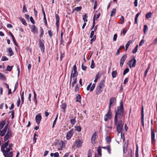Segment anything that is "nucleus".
Instances as JSON below:
<instances>
[{"instance_id": "473e14b6", "label": "nucleus", "mask_w": 157, "mask_h": 157, "mask_svg": "<svg viewBox=\"0 0 157 157\" xmlns=\"http://www.w3.org/2000/svg\"><path fill=\"white\" fill-rule=\"evenodd\" d=\"M81 98V97L80 95L79 94L76 97V101L80 102Z\"/></svg>"}, {"instance_id": "6e6552de", "label": "nucleus", "mask_w": 157, "mask_h": 157, "mask_svg": "<svg viewBox=\"0 0 157 157\" xmlns=\"http://www.w3.org/2000/svg\"><path fill=\"white\" fill-rule=\"evenodd\" d=\"M151 143L152 144H153L155 140V134L154 130L153 129L152 127L151 128Z\"/></svg>"}, {"instance_id": "680f3d73", "label": "nucleus", "mask_w": 157, "mask_h": 157, "mask_svg": "<svg viewBox=\"0 0 157 157\" xmlns=\"http://www.w3.org/2000/svg\"><path fill=\"white\" fill-rule=\"evenodd\" d=\"M27 10L26 9V7L25 5H24L22 10V12L23 13H25L27 12Z\"/></svg>"}, {"instance_id": "a878e982", "label": "nucleus", "mask_w": 157, "mask_h": 157, "mask_svg": "<svg viewBox=\"0 0 157 157\" xmlns=\"http://www.w3.org/2000/svg\"><path fill=\"white\" fill-rule=\"evenodd\" d=\"M8 52L9 54V55L10 56H12L14 54V53L11 48H10L8 49Z\"/></svg>"}, {"instance_id": "603ef678", "label": "nucleus", "mask_w": 157, "mask_h": 157, "mask_svg": "<svg viewBox=\"0 0 157 157\" xmlns=\"http://www.w3.org/2000/svg\"><path fill=\"white\" fill-rule=\"evenodd\" d=\"M2 61H5L8 60V58L6 56H3L2 58Z\"/></svg>"}, {"instance_id": "052dcab7", "label": "nucleus", "mask_w": 157, "mask_h": 157, "mask_svg": "<svg viewBox=\"0 0 157 157\" xmlns=\"http://www.w3.org/2000/svg\"><path fill=\"white\" fill-rule=\"evenodd\" d=\"M124 18L123 16H121L120 19L121 22H120L121 24H123L124 23Z\"/></svg>"}, {"instance_id": "a211bd4d", "label": "nucleus", "mask_w": 157, "mask_h": 157, "mask_svg": "<svg viewBox=\"0 0 157 157\" xmlns=\"http://www.w3.org/2000/svg\"><path fill=\"white\" fill-rule=\"evenodd\" d=\"M31 31L32 32L34 33H37L38 29L36 27L35 25H33L31 27Z\"/></svg>"}, {"instance_id": "c9c22d12", "label": "nucleus", "mask_w": 157, "mask_h": 157, "mask_svg": "<svg viewBox=\"0 0 157 157\" xmlns=\"http://www.w3.org/2000/svg\"><path fill=\"white\" fill-rule=\"evenodd\" d=\"M58 114H57L56 115V117L54 121H53V125H52V128H54V127L55 125L56 124V121H57V119L58 118Z\"/></svg>"}, {"instance_id": "bb28decb", "label": "nucleus", "mask_w": 157, "mask_h": 157, "mask_svg": "<svg viewBox=\"0 0 157 157\" xmlns=\"http://www.w3.org/2000/svg\"><path fill=\"white\" fill-rule=\"evenodd\" d=\"M70 121L72 125H74L76 122V117H75L74 118L70 119Z\"/></svg>"}, {"instance_id": "ddd939ff", "label": "nucleus", "mask_w": 157, "mask_h": 157, "mask_svg": "<svg viewBox=\"0 0 157 157\" xmlns=\"http://www.w3.org/2000/svg\"><path fill=\"white\" fill-rule=\"evenodd\" d=\"M9 125L8 124H6L4 128L0 131V135L1 136H3L5 134L7 129L8 128Z\"/></svg>"}, {"instance_id": "7c9ffc66", "label": "nucleus", "mask_w": 157, "mask_h": 157, "mask_svg": "<svg viewBox=\"0 0 157 157\" xmlns=\"http://www.w3.org/2000/svg\"><path fill=\"white\" fill-rule=\"evenodd\" d=\"M132 61H133V62L132 65V67H135L136 66V59L134 57H133L132 58Z\"/></svg>"}, {"instance_id": "f257e3e1", "label": "nucleus", "mask_w": 157, "mask_h": 157, "mask_svg": "<svg viewBox=\"0 0 157 157\" xmlns=\"http://www.w3.org/2000/svg\"><path fill=\"white\" fill-rule=\"evenodd\" d=\"M124 117V111L123 104L122 100H121L120 102V106L118 107L115 111V115L114 119V123L116 125L118 122V119L121 120Z\"/></svg>"}, {"instance_id": "c85d7f7f", "label": "nucleus", "mask_w": 157, "mask_h": 157, "mask_svg": "<svg viewBox=\"0 0 157 157\" xmlns=\"http://www.w3.org/2000/svg\"><path fill=\"white\" fill-rule=\"evenodd\" d=\"M82 9V7L81 6H80L79 7H77L75 8L72 11V13H73L75 11H76L77 12L79 11L80 10H81Z\"/></svg>"}, {"instance_id": "f8f14e48", "label": "nucleus", "mask_w": 157, "mask_h": 157, "mask_svg": "<svg viewBox=\"0 0 157 157\" xmlns=\"http://www.w3.org/2000/svg\"><path fill=\"white\" fill-rule=\"evenodd\" d=\"M95 86V83H93L92 85V83H90L87 86L86 90H90V91L91 92L94 89Z\"/></svg>"}, {"instance_id": "ea45409f", "label": "nucleus", "mask_w": 157, "mask_h": 157, "mask_svg": "<svg viewBox=\"0 0 157 157\" xmlns=\"http://www.w3.org/2000/svg\"><path fill=\"white\" fill-rule=\"evenodd\" d=\"M73 82H72V87H73L75 84L77 82V79L76 78H73Z\"/></svg>"}, {"instance_id": "bf43d9fd", "label": "nucleus", "mask_w": 157, "mask_h": 157, "mask_svg": "<svg viewBox=\"0 0 157 157\" xmlns=\"http://www.w3.org/2000/svg\"><path fill=\"white\" fill-rule=\"evenodd\" d=\"M135 156L136 157H139L138 149L137 146Z\"/></svg>"}, {"instance_id": "e433bc0d", "label": "nucleus", "mask_w": 157, "mask_h": 157, "mask_svg": "<svg viewBox=\"0 0 157 157\" xmlns=\"http://www.w3.org/2000/svg\"><path fill=\"white\" fill-rule=\"evenodd\" d=\"M106 149L107 150L108 153L109 154H110L111 152V148H110V146L109 145H108L106 147Z\"/></svg>"}, {"instance_id": "a19ab883", "label": "nucleus", "mask_w": 157, "mask_h": 157, "mask_svg": "<svg viewBox=\"0 0 157 157\" xmlns=\"http://www.w3.org/2000/svg\"><path fill=\"white\" fill-rule=\"evenodd\" d=\"M106 141L107 143L109 144L111 141V138L109 136H107L106 138Z\"/></svg>"}, {"instance_id": "b1692460", "label": "nucleus", "mask_w": 157, "mask_h": 157, "mask_svg": "<svg viewBox=\"0 0 157 157\" xmlns=\"http://www.w3.org/2000/svg\"><path fill=\"white\" fill-rule=\"evenodd\" d=\"M33 93L34 94V98H33V101L35 102V104L36 105L37 103V101L36 99V94L34 90L33 91Z\"/></svg>"}, {"instance_id": "a18cd8bd", "label": "nucleus", "mask_w": 157, "mask_h": 157, "mask_svg": "<svg viewBox=\"0 0 157 157\" xmlns=\"http://www.w3.org/2000/svg\"><path fill=\"white\" fill-rule=\"evenodd\" d=\"M100 14L99 13L97 14H94V17H95L94 18V21H95V20H97L98 18H99L100 17Z\"/></svg>"}, {"instance_id": "09e8293b", "label": "nucleus", "mask_w": 157, "mask_h": 157, "mask_svg": "<svg viewBox=\"0 0 157 157\" xmlns=\"http://www.w3.org/2000/svg\"><path fill=\"white\" fill-rule=\"evenodd\" d=\"M13 66H11L9 65H8L7 67V70L8 71H10L12 70Z\"/></svg>"}, {"instance_id": "1a4fd4ad", "label": "nucleus", "mask_w": 157, "mask_h": 157, "mask_svg": "<svg viewBox=\"0 0 157 157\" xmlns=\"http://www.w3.org/2000/svg\"><path fill=\"white\" fill-rule=\"evenodd\" d=\"M83 141L82 140L78 139L75 142V146L77 147H80L82 145Z\"/></svg>"}, {"instance_id": "412c9836", "label": "nucleus", "mask_w": 157, "mask_h": 157, "mask_svg": "<svg viewBox=\"0 0 157 157\" xmlns=\"http://www.w3.org/2000/svg\"><path fill=\"white\" fill-rule=\"evenodd\" d=\"M97 136V133L96 132H95L91 137V141L92 143H93L95 142V141L96 139V136Z\"/></svg>"}, {"instance_id": "e2e57ef3", "label": "nucleus", "mask_w": 157, "mask_h": 157, "mask_svg": "<svg viewBox=\"0 0 157 157\" xmlns=\"http://www.w3.org/2000/svg\"><path fill=\"white\" fill-rule=\"evenodd\" d=\"M141 123L143 127H144V117H141Z\"/></svg>"}, {"instance_id": "2f4dec72", "label": "nucleus", "mask_w": 157, "mask_h": 157, "mask_svg": "<svg viewBox=\"0 0 157 157\" xmlns=\"http://www.w3.org/2000/svg\"><path fill=\"white\" fill-rule=\"evenodd\" d=\"M152 13L151 12H149L147 13L146 14L145 17L147 19H149L151 17Z\"/></svg>"}, {"instance_id": "864d4df0", "label": "nucleus", "mask_w": 157, "mask_h": 157, "mask_svg": "<svg viewBox=\"0 0 157 157\" xmlns=\"http://www.w3.org/2000/svg\"><path fill=\"white\" fill-rule=\"evenodd\" d=\"M132 43V41H131V40H130L128 41L125 45V47H126V48H128V47L129 46L130 44Z\"/></svg>"}, {"instance_id": "4c0bfd02", "label": "nucleus", "mask_w": 157, "mask_h": 157, "mask_svg": "<svg viewBox=\"0 0 157 157\" xmlns=\"http://www.w3.org/2000/svg\"><path fill=\"white\" fill-rule=\"evenodd\" d=\"M6 78L5 75L0 72V79L5 80Z\"/></svg>"}, {"instance_id": "423d86ee", "label": "nucleus", "mask_w": 157, "mask_h": 157, "mask_svg": "<svg viewBox=\"0 0 157 157\" xmlns=\"http://www.w3.org/2000/svg\"><path fill=\"white\" fill-rule=\"evenodd\" d=\"M117 132L119 133L121 132L124 125V123H123L122 120H119L118 123H117Z\"/></svg>"}, {"instance_id": "2eb2a0df", "label": "nucleus", "mask_w": 157, "mask_h": 157, "mask_svg": "<svg viewBox=\"0 0 157 157\" xmlns=\"http://www.w3.org/2000/svg\"><path fill=\"white\" fill-rule=\"evenodd\" d=\"M127 57L126 55H124L121 58L120 61V66L122 67L123 65L124 61L126 59Z\"/></svg>"}, {"instance_id": "9b49d317", "label": "nucleus", "mask_w": 157, "mask_h": 157, "mask_svg": "<svg viewBox=\"0 0 157 157\" xmlns=\"http://www.w3.org/2000/svg\"><path fill=\"white\" fill-rule=\"evenodd\" d=\"M95 31L93 30L91 31L90 34V38H91V39L90 40V43L91 44H93V42L95 41V40L96 39V35H94L93 36L94 32Z\"/></svg>"}, {"instance_id": "13d9d810", "label": "nucleus", "mask_w": 157, "mask_h": 157, "mask_svg": "<svg viewBox=\"0 0 157 157\" xmlns=\"http://www.w3.org/2000/svg\"><path fill=\"white\" fill-rule=\"evenodd\" d=\"M64 32H65V31L64 30H61V34H60L61 39H63V34H64Z\"/></svg>"}, {"instance_id": "5701e85b", "label": "nucleus", "mask_w": 157, "mask_h": 157, "mask_svg": "<svg viewBox=\"0 0 157 157\" xmlns=\"http://www.w3.org/2000/svg\"><path fill=\"white\" fill-rule=\"evenodd\" d=\"M150 67V64H149L148 65V67L147 69L144 72V78H145L147 76V73L149 71V70Z\"/></svg>"}, {"instance_id": "c756f323", "label": "nucleus", "mask_w": 157, "mask_h": 157, "mask_svg": "<svg viewBox=\"0 0 157 157\" xmlns=\"http://www.w3.org/2000/svg\"><path fill=\"white\" fill-rule=\"evenodd\" d=\"M116 12V9H113L112 10L111 12V14H110V16L111 17H112L114 16Z\"/></svg>"}, {"instance_id": "cd10ccee", "label": "nucleus", "mask_w": 157, "mask_h": 157, "mask_svg": "<svg viewBox=\"0 0 157 157\" xmlns=\"http://www.w3.org/2000/svg\"><path fill=\"white\" fill-rule=\"evenodd\" d=\"M19 19L21 22L25 26H26L27 25V24L24 18H20Z\"/></svg>"}, {"instance_id": "c03bdc74", "label": "nucleus", "mask_w": 157, "mask_h": 157, "mask_svg": "<svg viewBox=\"0 0 157 157\" xmlns=\"http://www.w3.org/2000/svg\"><path fill=\"white\" fill-rule=\"evenodd\" d=\"M147 29H148V27H147V26L146 25H144V29H143L144 33H145L147 32Z\"/></svg>"}, {"instance_id": "6e6d98bb", "label": "nucleus", "mask_w": 157, "mask_h": 157, "mask_svg": "<svg viewBox=\"0 0 157 157\" xmlns=\"http://www.w3.org/2000/svg\"><path fill=\"white\" fill-rule=\"evenodd\" d=\"M144 107L142 105L141 109V117H144Z\"/></svg>"}, {"instance_id": "37998d69", "label": "nucleus", "mask_w": 157, "mask_h": 157, "mask_svg": "<svg viewBox=\"0 0 157 157\" xmlns=\"http://www.w3.org/2000/svg\"><path fill=\"white\" fill-rule=\"evenodd\" d=\"M40 37H42L44 34V30L41 27L40 28Z\"/></svg>"}, {"instance_id": "4be33fe9", "label": "nucleus", "mask_w": 157, "mask_h": 157, "mask_svg": "<svg viewBox=\"0 0 157 157\" xmlns=\"http://www.w3.org/2000/svg\"><path fill=\"white\" fill-rule=\"evenodd\" d=\"M6 124V121H2L0 122V129H2Z\"/></svg>"}, {"instance_id": "39448f33", "label": "nucleus", "mask_w": 157, "mask_h": 157, "mask_svg": "<svg viewBox=\"0 0 157 157\" xmlns=\"http://www.w3.org/2000/svg\"><path fill=\"white\" fill-rule=\"evenodd\" d=\"M78 75V73L77 71V67L75 64L73 66V68L72 70L70 76V83H71L72 78H75Z\"/></svg>"}, {"instance_id": "58836bf2", "label": "nucleus", "mask_w": 157, "mask_h": 157, "mask_svg": "<svg viewBox=\"0 0 157 157\" xmlns=\"http://www.w3.org/2000/svg\"><path fill=\"white\" fill-rule=\"evenodd\" d=\"M100 75L99 74V73H98L97 75H96L95 77V79H94V82L96 83L97 82L98 80L100 78Z\"/></svg>"}, {"instance_id": "7ed1b4c3", "label": "nucleus", "mask_w": 157, "mask_h": 157, "mask_svg": "<svg viewBox=\"0 0 157 157\" xmlns=\"http://www.w3.org/2000/svg\"><path fill=\"white\" fill-rule=\"evenodd\" d=\"M116 103V99L114 97H112L109 99V109L107 113L106 114L104 117L105 121H107L108 119H110L112 117V113L111 111V108Z\"/></svg>"}, {"instance_id": "49530a36", "label": "nucleus", "mask_w": 157, "mask_h": 157, "mask_svg": "<svg viewBox=\"0 0 157 157\" xmlns=\"http://www.w3.org/2000/svg\"><path fill=\"white\" fill-rule=\"evenodd\" d=\"M97 152L98 155L101 156V149L100 147H98L97 149Z\"/></svg>"}, {"instance_id": "72a5a7b5", "label": "nucleus", "mask_w": 157, "mask_h": 157, "mask_svg": "<svg viewBox=\"0 0 157 157\" xmlns=\"http://www.w3.org/2000/svg\"><path fill=\"white\" fill-rule=\"evenodd\" d=\"M87 16L86 14H85L84 15L82 16V19L84 22H86L87 21Z\"/></svg>"}, {"instance_id": "4d7b16f0", "label": "nucleus", "mask_w": 157, "mask_h": 157, "mask_svg": "<svg viewBox=\"0 0 157 157\" xmlns=\"http://www.w3.org/2000/svg\"><path fill=\"white\" fill-rule=\"evenodd\" d=\"M132 62V60H130L127 63V64L128 66L129 67L131 68L132 67L131 65V63Z\"/></svg>"}, {"instance_id": "393cba45", "label": "nucleus", "mask_w": 157, "mask_h": 157, "mask_svg": "<svg viewBox=\"0 0 157 157\" xmlns=\"http://www.w3.org/2000/svg\"><path fill=\"white\" fill-rule=\"evenodd\" d=\"M67 107V105L65 103H63L61 105V108L63 109V112L64 113L65 112V109Z\"/></svg>"}, {"instance_id": "9d476101", "label": "nucleus", "mask_w": 157, "mask_h": 157, "mask_svg": "<svg viewBox=\"0 0 157 157\" xmlns=\"http://www.w3.org/2000/svg\"><path fill=\"white\" fill-rule=\"evenodd\" d=\"M9 128H8V130L6 134V135L4 137V140L5 141H6L5 143L6 142L8 141L9 140H8L7 141H6L7 140H8L9 138L10 137L11 135V131L9 130ZM9 144H8V147H9Z\"/></svg>"}, {"instance_id": "8fccbe9b", "label": "nucleus", "mask_w": 157, "mask_h": 157, "mask_svg": "<svg viewBox=\"0 0 157 157\" xmlns=\"http://www.w3.org/2000/svg\"><path fill=\"white\" fill-rule=\"evenodd\" d=\"M75 128H76V130L78 132H80L81 130V128L80 126H77L75 127Z\"/></svg>"}, {"instance_id": "69168bd1", "label": "nucleus", "mask_w": 157, "mask_h": 157, "mask_svg": "<svg viewBox=\"0 0 157 157\" xmlns=\"http://www.w3.org/2000/svg\"><path fill=\"white\" fill-rule=\"evenodd\" d=\"M64 56V54L61 51L60 52V60L61 61L62 60V58Z\"/></svg>"}, {"instance_id": "6ab92c4d", "label": "nucleus", "mask_w": 157, "mask_h": 157, "mask_svg": "<svg viewBox=\"0 0 157 157\" xmlns=\"http://www.w3.org/2000/svg\"><path fill=\"white\" fill-rule=\"evenodd\" d=\"M59 144L60 146L59 147V149L60 150H62L63 148L65 146V143L63 141H61L59 142Z\"/></svg>"}, {"instance_id": "774afa93", "label": "nucleus", "mask_w": 157, "mask_h": 157, "mask_svg": "<svg viewBox=\"0 0 157 157\" xmlns=\"http://www.w3.org/2000/svg\"><path fill=\"white\" fill-rule=\"evenodd\" d=\"M98 5V2L96 0L95 1L94 6V9H95L97 7V6Z\"/></svg>"}, {"instance_id": "aec40b11", "label": "nucleus", "mask_w": 157, "mask_h": 157, "mask_svg": "<svg viewBox=\"0 0 157 157\" xmlns=\"http://www.w3.org/2000/svg\"><path fill=\"white\" fill-rule=\"evenodd\" d=\"M128 147V144L125 143L123 146V151L124 154H125L127 151V148Z\"/></svg>"}, {"instance_id": "dca6fc26", "label": "nucleus", "mask_w": 157, "mask_h": 157, "mask_svg": "<svg viewBox=\"0 0 157 157\" xmlns=\"http://www.w3.org/2000/svg\"><path fill=\"white\" fill-rule=\"evenodd\" d=\"M42 119V116L40 114H39L38 115H36L35 117V120L36 122L37 123V124H40V121Z\"/></svg>"}, {"instance_id": "20e7f679", "label": "nucleus", "mask_w": 157, "mask_h": 157, "mask_svg": "<svg viewBox=\"0 0 157 157\" xmlns=\"http://www.w3.org/2000/svg\"><path fill=\"white\" fill-rule=\"evenodd\" d=\"M104 83L105 81L104 80H102L97 85L95 90L96 95H98L102 92L105 86Z\"/></svg>"}, {"instance_id": "338daca9", "label": "nucleus", "mask_w": 157, "mask_h": 157, "mask_svg": "<svg viewBox=\"0 0 157 157\" xmlns=\"http://www.w3.org/2000/svg\"><path fill=\"white\" fill-rule=\"evenodd\" d=\"M79 88L78 86V85H76L75 87V92H77L79 90Z\"/></svg>"}, {"instance_id": "0eeeda50", "label": "nucleus", "mask_w": 157, "mask_h": 157, "mask_svg": "<svg viewBox=\"0 0 157 157\" xmlns=\"http://www.w3.org/2000/svg\"><path fill=\"white\" fill-rule=\"evenodd\" d=\"M74 129L72 128L67 132L66 137L67 140H69L72 137L74 133Z\"/></svg>"}, {"instance_id": "3c124183", "label": "nucleus", "mask_w": 157, "mask_h": 157, "mask_svg": "<svg viewBox=\"0 0 157 157\" xmlns=\"http://www.w3.org/2000/svg\"><path fill=\"white\" fill-rule=\"evenodd\" d=\"M9 113H11L12 117L11 118L13 119L14 118V110H13L9 112Z\"/></svg>"}, {"instance_id": "f704fd0d", "label": "nucleus", "mask_w": 157, "mask_h": 157, "mask_svg": "<svg viewBox=\"0 0 157 157\" xmlns=\"http://www.w3.org/2000/svg\"><path fill=\"white\" fill-rule=\"evenodd\" d=\"M117 73L116 71H113L112 73V77L114 78L116 77Z\"/></svg>"}, {"instance_id": "4468645a", "label": "nucleus", "mask_w": 157, "mask_h": 157, "mask_svg": "<svg viewBox=\"0 0 157 157\" xmlns=\"http://www.w3.org/2000/svg\"><path fill=\"white\" fill-rule=\"evenodd\" d=\"M39 47L42 53H44L45 49L44 44L40 40H39Z\"/></svg>"}, {"instance_id": "79ce46f5", "label": "nucleus", "mask_w": 157, "mask_h": 157, "mask_svg": "<svg viewBox=\"0 0 157 157\" xmlns=\"http://www.w3.org/2000/svg\"><path fill=\"white\" fill-rule=\"evenodd\" d=\"M138 45H137L135 47V48L133 50L132 53L133 54H135L136 53L138 49Z\"/></svg>"}, {"instance_id": "de8ad7c7", "label": "nucleus", "mask_w": 157, "mask_h": 157, "mask_svg": "<svg viewBox=\"0 0 157 157\" xmlns=\"http://www.w3.org/2000/svg\"><path fill=\"white\" fill-rule=\"evenodd\" d=\"M129 71V68H126L124 71L123 74L124 75H125Z\"/></svg>"}, {"instance_id": "5fc2aeb1", "label": "nucleus", "mask_w": 157, "mask_h": 157, "mask_svg": "<svg viewBox=\"0 0 157 157\" xmlns=\"http://www.w3.org/2000/svg\"><path fill=\"white\" fill-rule=\"evenodd\" d=\"M90 67L92 69H93L94 68V61L93 59L91 61Z\"/></svg>"}, {"instance_id": "f3484780", "label": "nucleus", "mask_w": 157, "mask_h": 157, "mask_svg": "<svg viewBox=\"0 0 157 157\" xmlns=\"http://www.w3.org/2000/svg\"><path fill=\"white\" fill-rule=\"evenodd\" d=\"M55 16L56 20V24L57 27L58 28L59 27V17L57 14H55Z\"/></svg>"}, {"instance_id": "f03ea898", "label": "nucleus", "mask_w": 157, "mask_h": 157, "mask_svg": "<svg viewBox=\"0 0 157 157\" xmlns=\"http://www.w3.org/2000/svg\"><path fill=\"white\" fill-rule=\"evenodd\" d=\"M8 141L3 144L1 147V151L3 152L5 157H12L13 153L10 151L12 150L13 144L12 143L10 144L9 147H8Z\"/></svg>"}, {"instance_id": "0e129e2a", "label": "nucleus", "mask_w": 157, "mask_h": 157, "mask_svg": "<svg viewBox=\"0 0 157 157\" xmlns=\"http://www.w3.org/2000/svg\"><path fill=\"white\" fill-rule=\"evenodd\" d=\"M117 34H114L113 39V41H116L117 40Z\"/></svg>"}]
</instances>
